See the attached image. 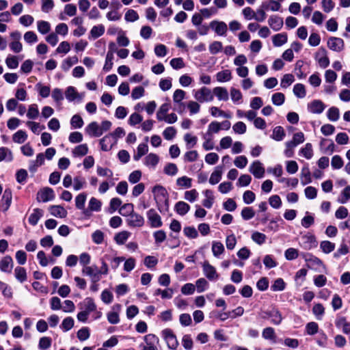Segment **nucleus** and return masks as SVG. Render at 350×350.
<instances>
[{
	"label": "nucleus",
	"mask_w": 350,
	"mask_h": 350,
	"mask_svg": "<svg viewBox=\"0 0 350 350\" xmlns=\"http://www.w3.org/2000/svg\"><path fill=\"white\" fill-rule=\"evenodd\" d=\"M154 198L157 204L168 202V193L165 187L161 185H156L152 189Z\"/></svg>",
	"instance_id": "1"
},
{
	"label": "nucleus",
	"mask_w": 350,
	"mask_h": 350,
	"mask_svg": "<svg viewBox=\"0 0 350 350\" xmlns=\"http://www.w3.org/2000/svg\"><path fill=\"white\" fill-rule=\"evenodd\" d=\"M162 336L165 340L168 348L176 349L178 347V341L173 331L169 328L164 329L161 332Z\"/></svg>",
	"instance_id": "2"
},
{
	"label": "nucleus",
	"mask_w": 350,
	"mask_h": 350,
	"mask_svg": "<svg viewBox=\"0 0 350 350\" xmlns=\"http://www.w3.org/2000/svg\"><path fill=\"white\" fill-rule=\"evenodd\" d=\"M194 98L200 103L211 102L214 98L213 92L206 87L196 91Z\"/></svg>",
	"instance_id": "3"
},
{
	"label": "nucleus",
	"mask_w": 350,
	"mask_h": 350,
	"mask_svg": "<svg viewBox=\"0 0 350 350\" xmlns=\"http://www.w3.org/2000/svg\"><path fill=\"white\" fill-rule=\"evenodd\" d=\"M82 273L89 276L92 283L98 282L101 278V271H100L96 265L83 267Z\"/></svg>",
	"instance_id": "4"
},
{
	"label": "nucleus",
	"mask_w": 350,
	"mask_h": 350,
	"mask_svg": "<svg viewBox=\"0 0 350 350\" xmlns=\"http://www.w3.org/2000/svg\"><path fill=\"white\" fill-rule=\"evenodd\" d=\"M299 244L303 249L310 250L317 246V241L314 235L307 233L301 237Z\"/></svg>",
	"instance_id": "5"
},
{
	"label": "nucleus",
	"mask_w": 350,
	"mask_h": 350,
	"mask_svg": "<svg viewBox=\"0 0 350 350\" xmlns=\"http://www.w3.org/2000/svg\"><path fill=\"white\" fill-rule=\"evenodd\" d=\"M144 343L139 347L141 350H157L156 343L159 342L158 338L154 334H147L144 337Z\"/></svg>",
	"instance_id": "6"
},
{
	"label": "nucleus",
	"mask_w": 350,
	"mask_h": 350,
	"mask_svg": "<svg viewBox=\"0 0 350 350\" xmlns=\"http://www.w3.org/2000/svg\"><path fill=\"white\" fill-rule=\"evenodd\" d=\"M328 48L335 52H340L345 48V42L342 39L337 37H330L327 40Z\"/></svg>",
	"instance_id": "7"
},
{
	"label": "nucleus",
	"mask_w": 350,
	"mask_h": 350,
	"mask_svg": "<svg viewBox=\"0 0 350 350\" xmlns=\"http://www.w3.org/2000/svg\"><path fill=\"white\" fill-rule=\"evenodd\" d=\"M202 270L204 275L209 280H216L219 278V275L216 271V269L212 266L208 261L202 263Z\"/></svg>",
	"instance_id": "8"
},
{
	"label": "nucleus",
	"mask_w": 350,
	"mask_h": 350,
	"mask_svg": "<svg viewBox=\"0 0 350 350\" xmlns=\"http://www.w3.org/2000/svg\"><path fill=\"white\" fill-rule=\"evenodd\" d=\"M14 267V261L12 258L6 255L0 260V271L5 273H11Z\"/></svg>",
	"instance_id": "9"
},
{
	"label": "nucleus",
	"mask_w": 350,
	"mask_h": 350,
	"mask_svg": "<svg viewBox=\"0 0 350 350\" xmlns=\"http://www.w3.org/2000/svg\"><path fill=\"white\" fill-rule=\"evenodd\" d=\"M55 198L53 190L49 187H45L40 190L37 195V200L39 202H46L53 200Z\"/></svg>",
	"instance_id": "10"
},
{
	"label": "nucleus",
	"mask_w": 350,
	"mask_h": 350,
	"mask_svg": "<svg viewBox=\"0 0 350 350\" xmlns=\"http://www.w3.org/2000/svg\"><path fill=\"white\" fill-rule=\"evenodd\" d=\"M314 58L319 63L320 67L323 68H325L329 65V59L327 55V51L323 48H321L316 53Z\"/></svg>",
	"instance_id": "11"
},
{
	"label": "nucleus",
	"mask_w": 350,
	"mask_h": 350,
	"mask_svg": "<svg viewBox=\"0 0 350 350\" xmlns=\"http://www.w3.org/2000/svg\"><path fill=\"white\" fill-rule=\"evenodd\" d=\"M249 171L256 178H261L265 174V168L259 161H254L251 164Z\"/></svg>",
	"instance_id": "12"
},
{
	"label": "nucleus",
	"mask_w": 350,
	"mask_h": 350,
	"mask_svg": "<svg viewBox=\"0 0 350 350\" xmlns=\"http://www.w3.org/2000/svg\"><path fill=\"white\" fill-rule=\"evenodd\" d=\"M147 217L151 227L159 228L162 226L161 218L155 210L150 209L147 212Z\"/></svg>",
	"instance_id": "13"
},
{
	"label": "nucleus",
	"mask_w": 350,
	"mask_h": 350,
	"mask_svg": "<svg viewBox=\"0 0 350 350\" xmlns=\"http://www.w3.org/2000/svg\"><path fill=\"white\" fill-rule=\"evenodd\" d=\"M117 143L116 139L109 134L106 135L100 139V145L101 150L103 151H109Z\"/></svg>",
	"instance_id": "14"
},
{
	"label": "nucleus",
	"mask_w": 350,
	"mask_h": 350,
	"mask_svg": "<svg viewBox=\"0 0 350 350\" xmlns=\"http://www.w3.org/2000/svg\"><path fill=\"white\" fill-rule=\"evenodd\" d=\"M325 108V105L320 100H314L308 104V109L312 113H321Z\"/></svg>",
	"instance_id": "15"
},
{
	"label": "nucleus",
	"mask_w": 350,
	"mask_h": 350,
	"mask_svg": "<svg viewBox=\"0 0 350 350\" xmlns=\"http://www.w3.org/2000/svg\"><path fill=\"white\" fill-rule=\"evenodd\" d=\"M265 314L263 318H270L271 322L274 325H279L282 321V314L277 309L273 308L269 311L265 312Z\"/></svg>",
	"instance_id": "16"
},
{
	"label": "nucleus",
	"mask_w": 350,
	"mask_h": 350,
	"mask_svg": "<svg viewBox=\"0 0 350 350\" xmlns=\"http://www.w3.org/2000/svg\"><path fill=\"white\" fill-rule=\"evenodd\" d=\"M127 222L129 226L132 227H141L144 224V217L139 214L133 212L128 217Z\"/></svg>",
	"instance_id": "17"
},
{
	"label": "nucleus",
	"mask_w": 350,
	"mask_h": 350,
	"mask_svg": "<svg viewBox=\"0 0 350 350\" xmlns=\"http://www.w3.org/2000/svg\"><path fill=\"white\" fill-rule=\"evenodd\" d=\"M267 22L269 27L275 31L280 30L284 25L282 18L276 15L271 16Z\"/></svg>",
	"instance_id": "18"
},
{
	"label": "nucleus",
	"mask_w": 350,
	"mask_h": 350,
	"mask_svg": "<svg viewBox=\"0 0 350 350\" xmlns=\"http://www.w3.org/2000/svg\"><path fill=\"white\" fill-rule=\"evenodd\" d=\"M210 27L213 29L219 36H224L228 30L227 25L223 21H214L210 23Z\"/></svg>",
	"instance_id": "19"
},
{
	"label": "nucleus",
	"mask_w": 350,
	"mask_h": 350,
	"mask_svg": "<svg viewBox=\"0 0 350 350\" xmlns=\"http://www.w3.org/2000/svg\"><path fill=\"white\" fill-rule=\"evenodd\" d=\"M102 202L97 198L92 197L90 198L88 203V208L84 210L83 213L85 215H89L91 211L98 212L101 209Z\"/></svg>",
	"instance_id": "20"
},
{
	"label": "nucleus",
	"mask_w": 350,
	"mask_h": 350,
	"mask_svg": "<svg viewBox=\"0 0 350 350\" xmlns=\"http://www.w3.org/2000/svg\"><path fill=\"white\" fill-rule=\"evenodd\" d=\"M86 133L92 137H100L102 135V131L100 126L96 122H92L90 123L85 129Z\"/></svg>",
	"instance_id": "21"
},
{
	"label": "nucleus",
	"mask_w": 350,
	"mask_h": 350,
	"mask_svg": "<svg viewBox=\"0 0 350 350\" xmlns=\"http://www.w3.org/2000/svg\"><path fill=\"white\" fill-rule=\"evenodd\" d=\"M44 158L43 153L38 154L35 160H31L29 161V170L31 172H35L39 166L44 164Z\"/></svg>",
	"instance_id": "22"
},
{
	"label": "nucleus",
	"mask_w": 350,
	"mask_h": 350,
	"mask_svg": "<svg viewBox=\"0 0 350 350\" xmlns=\"http://www.w3.org/2000/svg\"><path fill=\"white\" fill-rule=\"evenodd\" d=\"M49 211L53 216L59 218H65L68 214L67 211L60 205H52Z\"/></svg>",
	"instance_id": "23"
},
{
	"label": "nucleus",
	"mask_w": 350,
	"mask_h": 350,
	"mask_svg": "<svg viewBox=\"0 0 350 350\" xmlns=\"http://www.w3.org/2000/svg\"><path fill=\"white\" fill-rule=\"evenodd\" d=\"M14 160L12 151L7 147L0 148V162L10 163Z\"/></svg>",
	"instance_id": "24"
},
{
	"label": "nucleus",
	"mask_w": 350,
	"mask_h": 350,
	"mask_svg": "<svg viewBox=\"0 0 350 350\" xmlns=\"http://www.w3.org/2000/svg\"><path fill=\"white\" fill-rule=\"evenodd\" d=\"M223 174V167L218 165L215 168V170L211 174L209 183L211 185L217 184L221 179Z\"/></svg>",
	"instance_id": "25"
},
{
	"label": "nucleus",
	"mask_w": 350,
	"mask_h": 350,
	"mask_svg": "<svg viewBox=\"0 0 350 350\" xmlns=\"http://www.w3.org/2000/svg\"><path fill=\"white\" fill-rule=\"evenodd\" d=\"M65 96L66 99L70 102L74 101L77 99L81 100L83 98V96L77 92L75 88L72 86H69L66 88Z\"/></svg>",
	"instance_id": "26"
},
{
	"label": "nucleus",
	"mask_w": 350,
	"mask_h": 350,
	"mask_svg": "<svg viewBox=\"0 0 350 350\" xmlns=\"http://www.w3.org/2000/svg\"><path fill=\"white\" fill-rule=\"evenodd\" d=\"M213 96H216L219 100L226 101L229 98L227 89L223 87H216L213 88Z\"/></svg>",
	"instance_id": "27"
},
{
	"label": "nucleus",
	"mask_w": 350,
	"mask_h": 350,
	"mask_svg": "<svg viewBox=\"0 0 350 350\" xmlns=\"http://www.w3.org/2000/svg\"><path fill=\"white\" fill-rule=\"evenodd\" d=\"M185 92L182 90H176L173 94V100L175 103H177L179 107L178 110L180 113L182 112V108L184 107V105L182 100L185 98Z\"/></svg>",
	"instance_id": "28"
},
{
	"label": "nucleus",
	"mask_w": 350,
	"mask_h": 350,
	"mask_svg": "<svg viewBox=\"0 0 350 350\" xmlns=\"http://www.w3.org/2000/svg\"><path fill=\"white\" fill-rule=\"evenodd\" d=\"M42 216L43 211L40 208H35L30 214L28 221L31 225L36 226Z\"/></svg>",
	"instance_id": "29"
},
{
	"label": "nucleus",
	"mask_w": 350,
	"mask_h": 350,
	"mask_svg": "<svg viewBox=\"0 0 350 350\" xmlns=\"http://www.w3.org/2000/svg\"><path fill=\"white\" fill-rule=\"evenodd\" d=\"M287 40L288 36L286 33H278L272 37L273 44L276 47L282 46Z\"/></svg>",
	"instance_id": "30"
},
{
	"label": "nucleus",
	"mask_w": 350,
	"mask_h": 350,
	"mask_svg": "<svg viewBox=\"0 0 350 350\" xmlns=\"http://www.w3.org/2000/svg\"><path fill=\"white\" fill-rule=\"evenodd\" d=\"M159 158L158 155L154 153L148 154L144 159V164L152 168H154L158 164Z\"/></svg>",
	"instance_id": "31"
},
{
	"label": "nucleus",
	"mask_w": 350,
	"mask_h": 350,
	"mask_svg": "<svg viewBox=\"0 0 350 350\" xmlns=\"http://www.w3.org/2000/svg\"><path fill=\"white\" fill-rule=\"evenodd\" d=\"M262 336L264 339L275 342L276 340V334L273 327H268L262 332Z\"/></svg>",
	"instance_id": "32"
},
{
	"label": "nucleus",
	"mask_w": 350,
	"mask_h": 350,
	"mask_svg": "<svg viewBox=\"0 0 350 350\" xmlns=\"http://www.w3.org/2000/svg\"><path fill=\"white\" fill-rule=\"evenodd\" d=\"M27 139V134L23 130H18L12 135V141L18 144H23Z\"/></svg>",
	"instance_id": "33"
},
{
	"label": "nucleus",
	"mask_w": 350,
	"mask_h": 350,
	"mask_svg": "<svg viewBox=\"0 0 350 350\" xmlns=\"http://www.w3.org/2000/svg\"><path fill=\"white\" fill-rule=\"evenodd\" d=\"M215 77L218 82H227L231 80L232 73L230 70H224L217 72Z\"/></svg>",
	"instance_id": "34"
},
{
	"label": "nucleus",
	"mask_w": 350,
	"mask_h": 350,
	"mask_svg": "<svg viewBox=\"0 0 350 350\" xmlns=\"http://www.w3.org/2000/svg\"><path fill=\"white\" fill-rule=\"evenodd\" d=\"M14 276L21 283L25 282L27 278L25 269L20 266L16 267L14 269Z\"/></svg>",
	"instance_id": "35"
},
{
	"label": "nucleus",
	"mask_w": 350,
	"mask_h": 350,
	"mask_svg": "<svg viewBox=\"0 0 350 350\" xmlns=\"http://www.w3.org/2000/svg\"><path fill=\"white\" fill-rule=\"evenodd\" d=\"M300 178L303 185H308L312 182L310 172L308 167H304L301 169Z\"/></svg>",
	"instance_id": "36"
},
{
	"label": "nucleus",
	"mask_w": 350,
	"mask_h": 350,
	"mask_svg": "<svg viewBox=\"0 0 350 350\" xmlns=\"http://www.w3.org/2000/svg\"><path fill=\"white\" fill-rule=\"evenodd\" d=\"M175 211L180 215H185L190 210V206L185 202L180 201L175 204Z\"/></svg>",
	"instance_id": "37"
},
{
	"label": "nucleus",
	"mask_w": 350,
	"mask_h": 350,
	"mask_svg": "<svg viewBox=\"0 0 350 350\" xmlns=\"http://www.w3.org/2000/svg\"><path fill=\"white\" fill-rule=\"evenodd\" d=\"M12 200V193L11 189L9 188L5 189L1 199V201L5 204V211H7L10 206Z\"/></svg>",
	"instance_id": "38"
},
{
	"label": "nucleus",
	"mask_w": 350,
	"mask_h": 350,
	"mask_svg": "<svg viewBox=\"0 0 350 350\" xmlns=\"http://www.w3.org/2000/svg\"><path fill=\"white\" fill-rule=\"evenodd\" d=\"M88 152V147L86 144H81L77 146H76L72 150V154L74 157H82L87 154Z\"/></svg>",
	"instance_id": "39"
},
{
	"label": "nucleus",
	"mask_w": 350,
	"mask_h": 350,
	"mask_svg": "<svg viewBox=\"0 0 350 350\" xmlns=\"http://www.w3.org/2000/svg\"><path fill=\"white\" fill-rule=\"evenodd\" d=\"M262 7L265 10H270L271 11L275 12L280 10L281 5L278 1L275 0H269L263 3Z\"/></svg>",
	"instance_id": "40"
},
{
	"label": "nucleus",
	"mask_w": 350,
	"mask_h": 350,
	"mask_svg": "<svg viewBox=\"0 0 350 350\" xmlns=\"http://www.w3.org/2000/svg\"><path fill=\"white\" fill-rule=\"evenodd\" d=\"M148 152V146L146 144H140L137 146V153L133 155L135 161H138Z\"/></svg>",
	"instance_id": "41"
},
{
	"label": "nucleus",
	"mask_w": 350,
	"mask_h": 350,
	"mask_svg": "<svg viewBox=\"0 0 350 350\" xmlns=\"http://www.w3.org/2000/svg\"><path fill=\"white\" fill-rule=\"evenodd\" d=\"M251 239L258 245H262L266 241L267 236L262 232L255 231L252 234Z\"/></svg>",
	"instance_id": "42"
},
{
	"label": "nucleus",
	"mask_w": 350,
	"mask_h": 350,
	"mask_svg": "<svg viewBox=\"0 0 350 350\" xmlns=\"http://www.w3.org/2000/svg\"><path fill=\"white\" fill-rule=\"evenodd\" d=\"M293 94L300 98H303L306 95L305 86L301 83H297L293 87Z\"/></svg>",
	"instance_id": "43"
},
{
	"label": "nucleus",
	"mask_w": 350,
	"mask_h": 350,
	"mask_svg": "<svg viewBox=\"0 0 350 350\" xmlns=\"http://www.w3.org/2000/svg\"><path fill=\"white\" fill-rule=\"evenodd\" d=\"M38 31L41 34H46L51 31V25L45 21H38L37 22Z\"/></svg>",
	"instance_id": "44"
},
{
	"label": "nucleus",
	"mask_w": 350,
	"mask_h": 350,
	"mask_svg": "<svg viewBox=\"0 0 350 350\" xmlns=\"http://www.w3.org/2000/svg\"><path fill=\"white\" fill-rule=\"evenodd\" d=\"M105 32V27L103 25L94 26L90 30V36L94 38H98L101 36Z\"/></svg>",
	"instance_id": "45"
},
{
	"label": "nucleus",
	"mask_w": 350,
	"mask_h": 350,
	"mask_svg": "<svg viewBox=\"0 0 350 350\" xmlns=\"http://www.w3.org/2000/svg\"><path fill=\"white\" fill-rule=\"evenodd\" d=\"M192 179L186 176L180 177L176 180V185L182 188L188 189L191 187Z\"/></svg>",
	"instance_id": "46"
},
{
	"label": "nucleus",
	"mask_w": 350,
	"mask_h": 350,
	"mask_svg": "<svg viewBox=\"0 0 350 350\" xmlns=\"http://www.w3.org/2000/svg\"><path fill=\"white\" fill-rule=\"evenodd\" d=\"M327 116L330 121H337L340 118L339 109L336 107H330L327 112Z\"/></svg>",
	"instance_id": "47"
},
{
	"label": "nucleus",
	"mask_w": 350,
	"mask_h": 350,
	"mask_svg": "<svg viewBox=\"0 0 350 350\" xmlns=\"http://www.w3.org/2000/svg\"><path fill=\"white\" fill-rule=\"evenodd\" d=\"M285 136V132L282 126H276L273 129L271 137L275 141H282Z\"/></svg>",
	"instance_id": "48"
},
{
	"label": "nucleus",
	"mask_w": 350,
	"mask_h": 350,
	"mask_svg": "<svg viewBox=\"0 0 350 350\" xmlns=\"http://www.w3.org/2000/svg\"><path fill=\"white\" fill-rule=\"evenodd\" d=\"M295 81L292 74H285L281 79L280 85L282 88H287Z\"/></svg>",
	"instance_id": "49"
},
{
	"label": "nucleus",
	"mask_w": 350,
	"mask_h": 350,
	"mask_svg": "<svg viewBox=\"0 0 350 350\" xmlns=\"http://www.w3.org/2000/svg\"><path fill=\"white\" fill-rule=\"evenodd\" d=\"M320 248L325 254H329L335 249V244L329 241H323L320 243Z\"/></svg>",
	"instance_id": "50"
},
{
	"label": "nucleus",
	"mask_w": 350,
	"mask_h": 350,
	"mask_svg": "<svg viewBox=\"0 0 350 350\" xmlns=\"http://www.w3.org/2000/svg\"><path fill=\"white\" fill-rule=\"evenodd\" d=\"M130 236V232L128 231H122L116 234L114 239L117 244H124Z\"/></svg>",
	"instance_id": "51"
},
{
	"label": "nucleus",
	"mask_w": 350,
	"mask_h": 350,
	"mask_svg": "<svg viewBox=\"0 0 350 350\" xmlns=\"http://www.w3.org/2000/svg\"><path fill=\"white\" fill-rule=\"evenodd\" d=\"M224 251V245L221 242L213 241L212 243V252L215 257H218Z\"/></svg>",
	"instance_id": "52"
},
{
	"label": "nucleus",
	"mask_w": 350,
	"mask_h": 350,
	"mask_svg": "<svg viewBox=\"0 0 350 350\" xmlns=\"http://www.w3.org/2000/svg\"><path fill=\"white\" fill-rule=\"evenodd\" d=\"M84 310L88 313H90L96 310V306L92 298H86L83 301Z\"/></svg>",
	"instance_id": "53"
},
{
	"label": "nucleus",
	"mask_w": 350,
	"mask_h": 350,
	"mask_svg": "<svg viewBox=\"0 0 350 350\" xmlns=\"http://www.w3.org/2000/svg\"><path fill=\"white\" fill-rule=\"evenodd\" d=\"M78 62V58L77 57H68L64 59L62 64V68L67 71L68 70L72 65L77 64Z\"/></svg>",
	"instance_id": "54"
},
{
	"label": "nucleus",
	"mask_w": 350,
	"mask_h": 350,
	"mask_svg": "<svg viewBox=\"0 0 350 350\" xmlns=\"http://www.w3.org/2000/svg\"><path fill=\"white\" fill-rule=\"evenodd\" d=\"M87 196L84 193L79 194L75 198L76 207L79 210H84L85 202L86 201Z\"/></svg>",
	"instance_id": "55"
},
{
	"label": "nucleus",
	"mask_w": 350,
	"mask_h": 350,
	"mask_svg": "<svg viewBox=\"0 0 350 350\" xmlns=\"http://www.w3.org/2000/svg\"><path fill=\"white\" fill-rule=\"evenodd\" d=\"M285 100V96L283 93L281 92H277L272 95L271 96V101L273 105L276 106H280L282 105Z\"/></svg>",
	"instance_id": "56"
},
{
	"label": "nucleus",
	"mask_w": 350,
	"mask_h": 350,
	"mask_svg": "<svg viewBox=\"0 0 350 350\" xmlns=\"http://www.w3.org/2000/svg\"><path fill=\"white\" fill-rule=\"evenodd\" d=\"M39 116V111L36 104H31L29 106L27 116L29 119H36Z\"/></svg>",
	"instance_id": "57"
},
{
	"label": "nucleus",
	"mask_w": 350,
	"mask_h": 350,
	"mask_svg": "<svg viewBox=\"0 0 350 350\" xmlns=\"http://www.w3.org/2000/svg\"><path fill=\"white\" fill-rule=\"evenodd\" d=\"M74 326V319L70 317H66L65 318L61 325L60 327L63 329L64 332H68L70 329H71Z\"/></svg>",
	"instance_id": "58"
},
{
	"label": "nucleus",
	"mask_w": 350,
	"mask_h": 350,
	"mask_svg": "<svg viewBox=\"0 0 350 350\" xmlns=\"http://www.w3.org/2000/svg\"><path fill=\"white\" fill-rule=\"evenodd\" d=\"M36 88L42 98H46L50 94L51 89L49 86L42 85L40 83H38L36 85Z\"/></svg>",
	"instance_id": "59"
},
{
	"label": "nucleus",
	"mask_w": 350,
	"mask_h": 350,
	"mask_svg": "<svg viewBox=\"0 0 350 350\" xmlns=\"http://www.w3.org/2000/svg\"><path fill=\"white\" fill-rule=\"evenodd\" d=\"M183 233L189 239H196L198 236V232L193 226L185 227L183 229Z\"/></svg>",
	"instance_id": "60"
},
{
	"label": "nucleus",
	"mask_w": 350,
	"mask_h": 350,
	"mask_svg": "<svg viewBox=\"0 0 350 350\" xmlns=\"http://www.w3.org/2000/svg\"><path fill=\"white\" fill-rule=\"evenodd\" d=\"M133 212V204L131 203L125 204L120 208V213L123 216L129 217Z\"/></svg>",
	"instance_id": "61"
},
{
	"label": "nucleus",
	"mask_w": 350,
	"mask_h": 350,
	"mask_svg": "<svg viewBox=\"0 0 350 350\" xmlns=\"http://www.w3.org/2000/svg\"><path fill=\"white\" fill-rule=\"evenodd\" d=\"M247 159L244 155L237 157L234 161V165L240 169L244 168L247 165Z\"/></svg>",
	"instance_id": "62"
},
{
	"label": "nucleus",
	"mask_w": 350,
	"mask_h": 350,
	"mask_svg": "<svg viewBox=\"0 0 350 350\" xmlns=\"http://www.w3.org/2000/svg\"><path fill=\"white\" fill-rule=\"evenodd\" d=\"M300 152L307 159H310L313 156V150L312 144L308 143L305 145L304 148L300 150Z\"/></svg>",
	"instance_id": "63"
},
{
	"label": "nucleus",
	"mask_w": 350,
	"mask_h": 350,
	"mask_svg": "<svg viewBox=\"0 0 350 350\" xmlns=\"http://www.w3.org/2000/svg\"><path fill=\"white\" fill-rule=\"evenodd\" d=\"M350 199V186L346 187L342 191L338 201L340 204H345Z\"/></svg>",
	"instance_id": "64"
}]
</instances>
